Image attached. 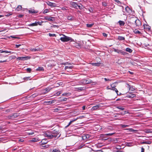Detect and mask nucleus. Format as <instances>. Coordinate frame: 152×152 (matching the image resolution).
Returning <instances> with one entry per match:
<instances>
[{"instance_id":"obj_1","label":"nucleus","mask_w":152,"mask_h":152,"mask_svg":"<svg viewBox=\"0 0 152 152\" xmlns=\"http://www.w3.org/2000/svg\"><path fill=\"white\" fill-rule=\"evenodd\" d=\"M60 35H62L63 36L60 38V39L62 42H67L69 41L70 42H74V40L70 37L66 36L62 34H60Z\"/></svg>"},{"instance_id":"obj_2","label":"nucleus","mask_w":152,"mask_h":152,"mask_svg":"<svg viewBox=\"0 0 152 152\" xmlns=\"http://www.w3.org/2000/svg\"><path fill=\"white\" fill-rule=\"evenodd\" d=\"M132 21L135 23V24L137 26L139 27L141 25V23L140 20L136 18H133L132 19Z\"/></svg>"},{"instance_id":"obj_3","label":"nucleus","mask_w":152,"mask_h":152,"mask_svg":"<svg viewBox=\"0 0 152 152\" xmlns=\"http://www.w3.org/2000/svg\"><path fill=\"white\" fill-rule=\"evenodd\" d=\"M44 135L45 137H48L49 139H52L53 137L56 138L57 137V135H53L46 132L44 133Z\"/></svg>"},{"instance_id":"obj_4","label":"nucleus","mask_w":152,"mask_h":152,"mask_svg":"<svg viewBox=\"0 0 152 152\" xmlns=\"http://www.w3.org/2000/svg\"><path fill=\"white\" fill-rule=\"evenodd\" d=\"M18 114L14 113L12 115L8 116V118L9 119L14 120L15 118L18 117Z\"/></svg>"},{"instance_id":"obj_5","label":"nucleus","mask_w":152,"mask_h":152,"mask_svg":"<svg viewBox=\"0 0 152 152\" xmlns=\"http://www.w3.org/2000/svg\"><path fill=\"white\" fill-rule=\"evenodd\" d=\"M30 57L28 56H22V57H18L17 59L19 60H26L28 59H29L30 58Z\"/></svg>"},{"instance_id":"obj_6","label":"nucleus","mask_w":152,"mask_h":152,"mask_svg":"<svg viewBox=\"0 0 152 152\" xmlns=\"http://www.w3.org/2000/svg\"><path fill=\"white\" fill-rule=\"evenodd\" d=\"M82 83L84 84H89L92 83V81L89 79H85L82 80Z\"/></svg>"},{"instance_id":"obj_7","label":"nucleus","mask_w":152,"mask_h":152,"mask_svg":"<svg viewBox=\"0 0 152 152\" xmlns=\"http://www.w3.org/2000/svg\"><path fill=\"white\" fill-rule=\"evenodd\" d=\"M114 51L115 52H117L118 53H121L123 55H125L126 53V52H124L121 50H118V49H116L115 48H113Z\"/></svg>"},{"instance_id":"obj_8","label":"nucleus","mask_w":152,"mask_h":152,"mask_svg":"<svg viewBox=\"0 0 152 152\" xmlns=\"http://www.w3.org/2000/svg\"><path fill=\"white\" fill-rule=\"evenodd\" d=\"M78 3L72 1H71L70 4L72 6V7L75 9H77V7L78 6Z\"/></svg>"},{"instance_id":"obj_9","label":"nucleus","mask_w":152,"mask_h":152,"mask_svg":"<svg viewBox=\"0 0 152 152\" xmlns=\"http://www.w3.org/2000/svg\"><path fill=\"white\" fill-rule=\"evenodd\" d=\"M102 107V106L101 105V104H99L97 105H96L92 107L91 109L93 110H94L97 109H99V108H101Z\"/></svg>"},{"instance_id":"obj_10","label":"nucleus","mask_w":152,"mask_h":152,"mask_svg":"<svg viewBox=\"0 0 152 152\" xmlns=\"http://www.w3.org/2000/svg\"><path fill=\"white\" fill-rule=\"evenodd\" d=\"M44 18L45 20L50 21H53V19L54 18V17H48L47 16H45Z\"/></svg>"},{"instance_id":"obj_11","label":"nucleus","mask_w":152,"mask_h":152,"mask_svg":"<svg viewBox=\"0 0 152 152\" xmlns=\"http://www.w3.org/2000/svg\"><path fill=\"white\" fill-rule=\"evenodd\" d=\"M28 12L29 13L31 14H36L38 12V11L35 10L33 9H31L28 10Z\"/></svg>"},{"instance_id":"obj_12","label":"nucleus","mask_w":152,"mask_h":152,"mask_svg":"<svg viewBox=\"0 0 152 152\" xmlns=\"http://www.w3.org/2000/svg\"><path fill=\"white\" fill-rule=\"evenodd\" d=\"M30 50L31 51H40L42 50L41 49L39 48H31Z\"/></svg>"},{"instance_id":"obj_13","label":"nucleus","mask_w":152,"mask_h":152,"mask_svg":"<svg viewBox=\"0 0 152 152\" xmlns=\"http://www.w3.org/2000/svg\"><path fill=\"white\" fill-rule=\"evenodd\" d=\"M102 5L104 7H106L108 5V3L107 2V0L106 1H103L102 2Z\"/></svg>"},{"instance_id":"obj_14","label":"nucleus","mask_w":152,"mask_h":152,"mask_svg":"<svg viewBox=\"0 0 152 152\" xmlns=\"http://www.w3.org/2000/svg\"><path fill=\"white\" fill-rule=\"evenodd\" d=\"M127 95V97L129 98H132L136 96L134 94L131 93L128 94Z\"/></svg>"},{"instance_id":"obj_15","label":"nucleus","mask_w":152,"mask_h":152,"mask_svg":"<svg viewBox=\"0 0 152 152\" xmlns=\"http://www.w3.org/2000/svg\"><path fill=\"white\" fill-rule=\"evenodd\" d=\"M51 132L53 135H57V136L59 134L58 132L56 130H53V131H52Z\"/></svg>"},{"instance_id":"obj_16","label":"nucleus","mask_w":152,"mask_h":152,"mask_svg":"<svg viewBox=\"0 0 152 152\" xmlns=\"http://www.w3.org/2000/svg\"><path fill=\"white\" fill-rule=\"evenodd\" d=\"M51 89L52 88H47L43 90V93L44 94H46L49 92Z\"/></svg>"},{"instance_id":"obj_17","label":"nucleus","mask_w":152,"mask_h":152,"mask_svg":"<svg viewBox=\"0 0 152 152\" xmlns=\"http://www.w3.org/2000/svg\"><path fill=\"white\" fill-rule=\"evenodd\" d=\"M48 142L46 139H43L41 141V142L42 144L44 145L46 144Z\"/></svg>"},{"instance_id":"obj_18","label":"nucleus","mask_w":152,"mask_h":152,"mask_svg":"<svg viewBox=\"0 0 152 152\" xmlns=\"http://www.w3.org/2000/svg\"><path fill=\"white\" fill-rule=\"evenodd\" d=\"M126 129L128 130H129V131L130 132H134V133H136L138 131L137 130H134V129H133L132 128L128 129Z\"/></svg>"},{"instance_id":"obj_19","label":"nucleus","mask_w":152,"mask_h":152,"mask_svg":"<svg viewBox=\"0 0 152 152\" xmlns=\"http://www.w3.org/2000/svg\"><path fill=\"white\" fill-rule=\"evenodd\" d=\"M126 146L129 147H131L133 145V144L131 142H126Z\"/></svg>"},{"instance_id":"obj_20","label":"nucleus","mask_w":152,"mask_h":152,"mask_svg":"<svg viewBox=\"0 0 152 152\" xmlns=\"http://www.w3.org/2000/svg\"><path fill=\"white\" fill-rule=\"evenodd\" d=\"M118 23H119V25L121 26H124L125 24L124 21L121 20H119L118 22Z\"/></svg>"},{"instance_id":"obj_21","label":"nucleus","mask_w":152,"mask_h":152,"mask_svg":"<svg viewBox=\"0 0 152 152\" xmlns=\"http://www.w3.org/2000/svg\"><path fill=\"white\" fill-rule=\"evenodd\" d=\"M62 84V82L55 83L54 85V87H58L60 85H61Z\"/></svg>"},{"instance_id":"obj_22","label":"nucleus","mask_w":152,"mask_h":152,"mask_svg":"<svg viewBox=\"0 0 152 152\" xmlns=\"http://www.w3.org/2000/svg\"><path fill=\"white\" fill-rule=\"evenodd\" d=\"M111 90L113 91H115L116 93H118V90L115 88L113 87H112V85H111Z\"/></svg>"},{"instance_id":"obj_23","label":"nucleus","mask_w":152,"mask_h":152,"mask_svg":"<svg viewBox=\"0 0 152 152\" xmlns=\"http://www.w3.org/2000/svg\"><path fill=\"white\" fill-rule=\"evenodd\" d=\"M36 71H44V69L43 67H38L36 69Z\"/></svg>"},{"instance_id":"obj_24","label":"nucleus","mask_w":152,"mask_h":152,"mask_svg":"<svg viewBox=\"0 0 152 152\" xmlns=\"http://www.w3.org/2000/svg\"><path fill=\"white\" fill-rule=\"evenodd\" d=\"M118 39L119 40L121 41V40H124L125 39V38L124 37L121 36H118Z\"/></svg>"},{"instance_id":"obj_25","label":"nucleus","mask_w":152,"mask_h":152,"mask_svg":"<svg viewBox=\"0 0 152 152\" xmlns=\"http://www.w3.org/2000/svg\"><path fill=\"white\" fill-rule=\"evenodd\" d=\"M37 23L36 22L34 23H31L28 25V26H37Z\"/></svg>"},{"instance_id":"obj_26","label":"nucleus","mask_w":152,"mask_h":152,"mask_svg":"<svg viewBox=\"0 0 152 152\" xmlns=\"http://www.w3.org/2000/svg\"><path fill=\"white\" fill-rule=\"evenodd\" d=\"M127 85L128 86V87L132 91H133L135 90V88H134V86H132L131 87L130 85L129 84H128Z\"/></svg>"},{"instance_id":"obj_27","label":"nucleus","mask_w":152,"mask_h":152,"mask_svg":"<svg viewBox=\"0 0 152 152\" xmlns=\"http://www.w3.org/2000/svg\"><path fill=\"white\" fill-rule=\"evenodd\" d=\"M101 63H92V64L94 66H100Z\"/></svg>"},{"instance_id":"obj_28","label":"nucleus","mask_w":152,"mask_h":152,"mask_svg":"<svg viewBox=\"0 0 152 152\" xmlns=\"http://www.w3.org/2000/svg\"><path fill=\"white\" fill-rule=\"evenodd\" d=\"M71 95V93H65L62 94V96H70Z\"/></svg>"},{"instance_id":"obj_29","label":"nucleus","mask_w":152,"mask_h":152,"mask_svg":"<svg viewBox=\"0 0 152 152\" xmlns=\"http://www.w3.org/2000/svg\"><path fill=\"white\" fill-rule=\"evenodd\" d=\"M126 51L129 53H131L132 51V50L129 48H126Z\"/></svg>"},{"instance_id":"obj_30","label":"nucleus","mask_w":152,"mask_h":152,"mask_svg":"<svg viewBox=\"0 0 152 152\" xmlns=\"http://www.w3.org/2000/svg\"><path fill=\"white\" fill-rule=\"evenodd\" d=\"M51 7H54V4L53 3L50 2H48V3H47Z\"/></svg>"},{"instance_id":"obj_31","label":"nucleus","mask_w":152,"mask_h":152,"mask_svg":"<svg viewBox=\"0 0 152 152\" xmlns=\"http://www.w3.org/2000/svg\"><path fill=\"white\" fill-rule=\"evenodd\" d=\"M73 68V66H66L65 67V70L68 69H72V68Z\"/></svg>"},{"instance_id":"obj_32","label":"nucleus","mask_w":152,"mask_h":152,"mask_svg":"<svg viewBox=\"0 0 152 152\" xmlns=\"http://www.w3.org/2000/svg\"><path fill=\"white\" fill-rule=\"evenodd\" d=\"M22 8V6L21 5H18L16 8V10L17 11H19L21 10Z\"/></svg>"},{"instance_id":"obj_33","label":"nucleus","mask_w":152,"mask_h":152,"mask_svg":"<svg viewBox=\"0 0 152 152\" xmlns=\"http://www.w3.org/2000/svg\"><path fill=\"white\" fill-rule=\"evenodd\" d=\"M82 5L80 3H78V6L77 7L79 8L80 10H82L83 9Z\"/></svg>"},{"instance_id":"obj_34","label":"nucleus","mask_w":152,"mask_h":152,"mask_svg":"<svg viewBox=\"0 0 152 152\" xmlns=\"http://www.w3.org/2000/svg\"><path fill=\"white\" fill-rule=\"evenodd\" d=\"M145 132L146 133H152V131H151L150 129L146 130Z\"/></svg>"},{"instance_id":"obj_35","label":"nucleus","mask_w":152,"mask_h":152,"mask_svg":"<svg viewBox=\"0 0 152 152\" xmlns=\"http://www.w3.org/2000/svg\"><path fill=\"white\" fill-rule=\"evenodd\" d=\"M52 152H61V151L58 149H54L53 150Z\"/></svg>"},{"instance_id":"obj_36","label":"nucleus","mask_w":152,"mask_h":152,"mask_svg":"<svg viewBox=\"0 0 152 152\" xmlns=\"http://www.w3.org/2000/svg\"><path fill=\"white\" fill-rule=\"evenodd\" d=\"M62 93V91H59L57 92L56 94L55 95L57 96H59Z\"/></svg>"},{"instance_id":"obj_37","label":"nucleus","mask_w":152,"mask_h":152,"mask_svg":"<svg viewBox=\"0 0 152 152\" xmlns=\"http://www.w3.org/2000/svg\"><path fill=\"white\" fill-rule=\"evenodd\" d=\"M73 17L72 16H69L67 17V19L69 20H70L72 21L73 20Z\"/></svg>"},{"instance_id":"obj_38","label":"nucleus","mask_w":152,"mask_h":152,"mask_svg":"<svg viewBox=\"0 0 152 152\" xmlns=\"http://www.w3.org/2000/svg\"><path fill=\"white\" fill-rule=\"evenodd\" d=\"M120 125L123 128H124L125 127H129V125H127L121 124Z\"/></svg>"},{"instance_id":"obj_39","label":"nucleus","mask_w":152,"mask_h":152,"mask_svg":"<svg viewBox=\"0 0 152 152\" xmlns=\"http://www.w3.org/2000/svg\"><path fill=\"white\" fill-rule=\"evenodd\" d=\"M134 32L135 34H140L141 33V32L135 29L134 31Z\"/></svg>"},{"instance_id":"obj_40","label":"nucleus","mask_w":152,"mask_h":152,"mask_svg":"<svg viewBox=\"0 0 152 152\" xmlns=\"http://www.w3.org/2000/svg\"><path fill=\"white\" fill-rule=\"evenodd\" d=\"M94 23H92V24H86V26L88 27H91L93 26L94 25Z\"/></svg>"},{"instance_id":"obj_41","label":"nucleus","mask_w":152,"mask_h":152,"mask_svg":"<svg viewBox=\"0 0 152 152\" xmlns=\"http://www.w3.org/2000/svg\"><path fill=\"white\" fill-rule=\"evenodd\" d=\"M49 12V10L48 9H45L43 12V14H45L48 13Z\"/></svg>"},{"instance_id":"obj_42","label":"nucleus","mask_w":152,"mask_h":152,"mask_svg":"<svg viewBox=\"0 0 152 152\" xmlns=\"http://www.w3.org/2000/svg\"><path fill=\"white\" fill-rule=\"evenodd\" d=\"M125 10H126V11H127L128 12H129L130 11V9L128 7H126L125 8Z\"/></svg>"},{"instance_id":"obj_43","label":"nucleus","mask_w":152,"mask_h":152,"mask_svg":"<svg viewBox=\"0 0 152 152\" xmlns=\"http://www.w3.org/2000/svg\"><path fill=\"white\" fill-rule=\"evenodd\" d=\"M38 139L34 138L32 139L31 141L32 142H36L38 141Z\"/></svg>"},{"instance_id":"obj_44","label":"nucleus","mask_w":152,"mask_h":152,"mask_svg":"<svg viewBox=\"0 0 152 152\" xmlns=\"http://www.w3.org/2000/svg\"><path fill=\"white\" fill-rule=\"evenodd\" d=\"M117 108L118 109H120L122 110H124V107H121L120 106H118Z\"/></svg>"},{"instance_id":"obj_45","label":"nucleus","mask_w":152,"mask_h":152,"mask_svg":"<svg viewBox=\"0 0 152 152\" xmlns=\"http://www.w3.org/2000/svg\"><path fill=\"white\" fill-rule=\"evenodd\" d=\"M94 9L93 7H90L89 9V10L90 12L93 13Z\"/></svg>"},{"instance_id":"obj_46","label":"nucleus","mask_w":152,"mask_h":152,"mask_svg":"<svg viewBox=\"0 0 152 152\" xmlns=\"http://www.w3.org/2000/svg\"><path fill=\"white\" fill-rule=\"evenodd\" d=\"M30 77H24L23 79L27 81L29 79Z\"/></svg>"},{"instance_id":"obj_47","label":"nucleus","mask_w":152,"mask_h":152,"mask_svg":"<svg viewBox=\"0 0 152 152\" xmlns=\"http://www.w3.org/2000/svg\"><path fill=\"white\" fill-rule=\"evenodd\" d=\"M115 132L111 133H108V134H105L106 135L108 136H112L114 134H115Z\"/></svg>"},{"instance_id":"obj_48","label":"nucleus","mask_w":152,"mask_h":152,"mask_svg":"<svg viewBox=\"0 0 152 152\" xmlns=\"http://www.w3.org/2000/svg\"><path fill=\"white\" fill-rule=\"evenodd\" d=\"M31 69L30 68H28L26 69V71L28 73H30L31 72Z\"/></svg>"},{"instance_id":"obj_49","label":"nucleus","mask_w":152,"mask_h":152,"mask_svg":"<svg viewBox=\"0 0 152 152\" xmlns=\"http://www.w3.org/2000/svg\"><path fill=\"white\" fill-rule=\"evenodd\" d=\"M9 38H15H15H18V37H17L15 36H10V37H8Z\"/></svg>"},{"instance_id":"obj_50","label":"nucleus","mask_w":152,"mask_h":152,"mask_svg":"<svg viewBox=\"0 0 152 152\" xmlns=\"http://www.w3.org/2000/svg\"><path fill=\"white\" fill-rule=\"evenodd\" d=\"M49 35L50 37H54L56 35L55 34H52L50 33H49Z\"/></svg>"},{"instance_id":"obj_51","label":"nucleus","mask_w":152,"mask_h":152,"mask_svg":"<svg viewBox=\"0 0 152 152\" xmlns=\"http://www.w3.org/2000/svg\"><path fill=\"white\" fill-rule=\"evenodd\" d=\"M83 89H84L83 88V87H80V88H77L78 90H80V91H81L82 90H83Z\"/></svg>"},{"instance_id":"obj_52","label":"nucleus","mask_w":152,"mask_h":152,"mask_svg":"<svg viewBox=\"0 0 152 152\" xmlns=\"http://www.w3.org/2000/svg\"><path fill=\"white\" fill-rule=\"evenodd\" d=\"M27 134L28 135H30L34 134V132H28Z\"/></svg>"},{"instance_id":"obj_53","label":"nucleus","mask_w":152,"mask_h":152,"mask_svg":"<svg viewBox=\"0 0 152 152\" xmlns=\"http://www.w3.org/2000/svg\"><path fill=\"white\" fill-rule=\"evenodd\" d=\"M104 80L105 81H110L111 80V79H108V78H104Z\"/></svg>"},{"instance_id":"obj_54","label":"nucleus","mask_w":152,"mask_h":152,"mask_svg":"<svg viewBox=\"0 0 152 152\" xmlns=\"http://www.w3.org/2000/svg\"><path fill=\"white\" fill-rule=\"evenodd\" d=\"M67 100V98H64L63 99H61V101H66Z\"/></svg>"},{"instance_id":"obj_55","label":"nucleus","mask_w":152,"mask_h":152,"mask_svg":"<svg viewBox=\"0 0 152 152\" xmlns=\"http://www.w3.org/2000/svg\"><path fill=\"white\" fill-rule=\"evenodd\" d=\"M151 142L150 141H146V144H150L151 143Z\"/></svg>"},{"instance_id":"obj_56","label":"nucleus","mask_w":152,"mask_h":152,"mask_svg":"<svg viewBox=\"0 0 152 152\" xmlns=\"http://www.w3.org/2000/svg\"><path fill=\"white\" fill-rule=\"evenodd\" d=\"M50 101H45V103H47L48 104H50Z\"/></svg>"},{"instance_id":"obj_57","label":"nucleus","mask_w":152,"mask_h":152,"mask_svg":"<svg viewBox=\"0 0 152 152\" xmlns=\"http://www.w3.org/2000/svg\"><path fill=\"white\" fill-rule=\"evenodd\" d=\"M107 34L105 33H103V36L104 37H106L107 36Z\"/></svg>"},{"instance_id":"obj_58","label":"nucleus","mask_w":152,"mask_h":152,"mask_svg":"<svg viewBox=\"0 0 152 152\" xmlns=\"http://www.w3.org/2000/svg\"><path fill=\"white\" fill-rule=\"evenodd\" d=\"M21 45L20 44V45H15V47L16 48H19L20 46H21Z\"/></svg>"},{"instance_id":"obj_59","label":"nucleus","mask_w":152,"mask_h":152,"mask_svg":"<svg viewBox=\"0 0 152 152\" xmlns=\"http://www.w3.org/2000/svg\"><path fill=\"white\" fill-rule=\"evenodd\" d=\"M77 118H74L71 121H72V122L75 121L76 120H77Z\"/></svg>"},{"instance_id":"obj_60","label":"nucleus","mask_w":152,"mask_h":152,"mask_svg":"<svg viewBox=\"0 0 152 152\" xmlns=\"http://www.w3.org/2000/svg\"><path fill=\"white\" fill-rule=\"evenodd\" d=\"M4 53H11L12 52L11 51H8L7 50H5Z\"/></svg>"},{"instance_id":"obj_61","label":"nucleus","mask_w":152,"mask_h":152,"mask_svg":"<svg viewBox=\"0 0 152 152\" xmlns=\"http://www.w3.org/2000/svg\"><path fill=\"white\" fill-rule=\"evenodd\" d=\"M108 129L112 130L113 129V128L111 126H109L108 128Z\"/></svg>"},{"instance_id":"obj_62","label":"nucleus","mask_w":152,"mask_h":152,"mask_svg":"<svg viewBox=\"0 0 152 152\" xmlns=\"http://www.w3.org/2000/svg\"><path fill=\"white\" fill-rule=\"evenodd\" d=\"M141 152H144L145 149L144 148H143V147H142L141 148Z\"/></svg>"},{"instance_id":"obj_63","label":"nucleus","mask_w":152,"mask_h":152,"mask_svg":"<svg viewBox=\"0 0 152 152\" xmlns=\"http://www.w3.org/2000/svg\"><path fill=\"white\" fill-rule=\"evenodd\" d=\"M37 23V25L39 24V25H41L42 22H36Z\"/></svg>"},{"instance_id":"obj_64","label":"nucleus","mask_w":152,"mask_h":152,"mask_svg":"<svg viewBox=\"0 0 152 152\" xmlns=\"http://www.w3.org/2000/svg\"><path fill=\"white\" fill-rule=\"evenodd\" d=\"M50 101V104H52V103H54V102H55V100H52V101Z\"/></svg>"}]
</instances>
